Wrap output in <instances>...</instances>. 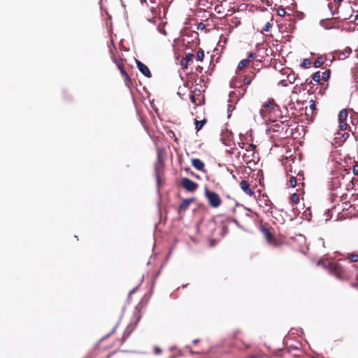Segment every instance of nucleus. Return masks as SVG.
I'll list each match as a JSON object with an SVG mask.
<instances>
[{
	"label": "nucleus",
	"mask_w": 358,
	"mask_h": 358,
	"mask_svg": "<svg viewBox=\"0 0 358 358\" xmlns=\"http://www.w3.org/2000/svg\"><path fill=\"white\" fill-rule=\"evenodd\" d=\"M328 268L331 275L341 280H351L354 273L357 271V267L355 265L345 266L336 262H330Z\"/></svg>",
	"instance_id": "nucleus-1"
},
{
	"label": "nucleus",
	"mask_w": 358,
	"mask_h": 358,
	"mask_svg": "<svg viewBox=\"0 0 358 358\" xmlns=\"http://www.w3.org/2000/svg\"><path fill=\"white\" fill-rule=\"evenodd\" d=\"M343 172H336L334 174V176L331 179V187L333 189L338 188H343L345 190H350L353 187L352 180L354 179L352 177L350 171L345 169Z\"/></svg>",
	"instance_id": "nucleus-2"
},
{
	"label": "nucleus",
	"mask_w": 358,
	"mask_h": 358,
	"mask_svg": "<svg viewBox=\"0 0 358 358\" xmlns=\"http://www.w3.org/2000/svg\"><path fill=\"white\" fill-rule=\"evenodd\" d=\"M241 78H243V85L238 87V90L234 92V94H238L239 97L243 96L246 92V87L248 86L255 78L256 73L252 70L244 71L241 72V75H238Z\"/></svg>",
	"instance_id": "nucleus-3"
},
{
	"label": "nucleus",
	"mask_w": 358,
	"mask_h": 358,
	"mask_svg": "<svg viewBox=\"0 0 358 358\" xmlns=\"http://www.w3.org/2000/svg\"><path fill=\"white\" fill-rule=\"evenodd\" d=\"M204 196L208 206L212 208H219L222 203L220 196L217 192L210 190L208 187L204 189Z\"/></svg>",
	"instance_id": "nucleus-4"
},
{
	"label": "nucleus",
	"mask_w": 358,
	"mask_h": 358,
	"mask_svg": "<svg viewBox=\"0 0 358 358\" xmlns=\"http://www.w3.org/2000/svg\"><path fill=\"white\" fill-rule=\"evenodd\" d=\"M113 60L116 64L117 67L120 70L122 76L124 78L125 85L129 87L131 85V80L124 69L125 59L121 58L120 55H114Z\"/></svg>",
	"instance_id": "nucleus-5"
},
{
	"label": "nucleus",
	"mask_w": 358,
	"mask_h": 358,
	"mask_svg": "<svg viewBox=\"0 0 358 358\" xmlns=\"http://www.w3.org/2000/svg\"><path fill=\"white\" fill-rule=\"evenodd\" d=\"M289 129V125L287 123H285L284 122H280V123L273 122V123L271 125L269 130L274 132L282 134L281 138H285L287 136V132Z\"/></svg>",
	"instance_id": "nucleus-6"
},
{
	"label": "nucleus",
	"mask_w": 358,
	"mask_h": 358,
	"mask_svg": "<svg viewBox=\"0 0 358 358\" xmlns=\"http://www.w3.org/2000/svg\"><path fill=\"white\" fill-rule=\"evenodd\" d=\"M275 108H278V106L275 103L274 100L273 99H268L262 105L260 114L263 117H266V115L271 111H274Z\"/></svg>",
	"instance_id": "nucleus-7"
},
{
	"label": "nucleus",
	"mask_w": 358,
	"mask_h": 358,
	"mask_svg": "<svg viewBox=\"0 0 358 358\" xmlns=\"http://www.w3.org/2000/svg\"><path fill=\"white\" fill-rule=\"evenodd\" d=\"M181 186L187 192H195L198 188V184L188 178H183L181 180Z\"/></svg>",
	"instance_id": "nucleus-8"
},
{
	"label": "nucleus",
	"mask_w": 358,
	"mask_h": 358,
	"mask_svg": "<svg viewBox=\"0 0 358 358\" xmlns=\"http://www.w3.org/2000/svg\"><path fill=\"white\" fill-rule=\"evenodd\" d=\"M257 203H259V207L264 208V211H269L271 208V206L273 205L268 196L264 194L259 196Z\"/></svg>",
	"instance_id": "nucleus-9"
},
{
	"label": "nucleus",
	"mask_w": 358,
	"mask_h": 358,
	"mask_svg": "<svg viewBox=\"0 0 358 358\" xmlns=\"http://www.w3.org/2000/svg\"><path fill=\"white\" fill-rule=\"evenodd\" d=\"M239 187L247 195L250 196L255 195V192L252 189L251 185L248 180H242L239 183Z\"/></svg>",
	"instance_id": "nucleus-10"
},
{
	"label": "nucleus",
	"mask_w": 358,
	"mask_h": 358,
	"mask_svg": "<svg viewBox=\"0 0 358 358\" xmlns=\"http://www.w3.org/2000/svg\"><path fill=\"white\" fill-rule=\"evenodd\" d=\"M136 63L138 70L141 72V73L143 76H145L147 78H151L152 73H151L149 68L145 64H144L143 63H142L141 62H140L138 60H136Z\"/></svg>",
	"instance_id": "nucleus-11"
},
{
	"label": "nucleus",
	"mask_w": 358,
	"mask_h": 358,
	"mask_svg": "<svg viewBox=\"0 0 358 358\" xmlns=\"http://www.w3.org/2000/svg\"><path fill=\"white\" fill-rule=\"evenodd\" d=\"M250 66V63L248 62L245 59H242L240 61V62L238 64L237 70L236 71L237 75H241V72H243L244 71H247V67Z\"/></svg>",
	"instance_id": "nucleus-12"
},
{
	"label": "nucleus",
	"mask_w": 358,
	"mask_h": 358,
	"mask_svg": "<svg viewBox=\"0 0 358 358\" xmlns=\"http://www.w3.org/2000/svg\"><path fill=\"white\" fill-rule=\"evenodd\" d=\"M195 201L194 198H189L183 199L179 206L178 210L180 212L186 210L189 205Z\"/></svg>",
	"instance_id": "nucleus-13"
},
{
	"label": "nucleus",
	"mask_w": 358,
	"mask_h": 358,
	"mask_svg": "<svg viewBox=\"0 0 358 358\" xmlns=\"http://www.w3.org/2000/svg\"><path fill=\"white\" fill-rule=\"evenodd\" d=\"M192 165L198 171H204L205 164L199 159L194 158L191 160Z\"/></svg>",
	"instance_id": "nucleus-14"
},
{
	"label": "nucleus",
	"mask_w": 358,
	"mask_h": 358,
	"mask_svg": "<svg viewBox=\"0 0 358 358\" xmlns=\"http://www.w3.org/2000/svg\"><path fill=\"white\" fill-rule=\"evenodd\" d=\"M194 58V55L193 53H188L186 55L185 57H183L181 61V65L184 69H187L188 64L189 62H192Z\"/></svg>",
	"instance_id": "nucleus-15"
},
{
	"label": "nucleus",
	"mask_w": 358,
	"mask_h": 358,
	"mask_svg": "<svg viewBox=\"0 0 358 358\" xmlns=\"http://www.w3.org/2000/svg\"><path fill=\"white\" fill-rule=\"evenodd\" d=\"M164 163L156 162L155 164V176L158 182H159L160 176L164 173Z\"/></svg>",
	"instance_id": "nucleus-16"
},
{
	"label": "nucleus",
	"mask_w": 358,
	"mask_h": 358,
	"mask_svg": "<svg viewBox=\"0 0 358 358\" xmlns=\"http://www.w3.org/2000/svg\"><path fill=\"white\" fill-rule=\"evenodd\" d=\"M165 150L164 148H158L157 149V162L164 163Z\"/></svg>",
	"instance_id": "nucleus-17"
},
{
	"label": "nucleus",
	"mask_w": 358,
	"mask_h": 358,
	"mask_svg": "<svg viewBox=\"0 0 358 358\" xmlns=\"http://www.w3.org/2000/svg\"><path fill=\"white\" fill-rule=\"evenodd\" d=\"M345 259L349 260L350 263L358 262V252L348 253L345 256Z\"/></svg>",
	"instance_id": "nucleus-18"
},
{
	"label": "nucleus",
	"mask_w": 358,
	"mask_h": 358,
	"mask_svg": "<svg viewBox=\"0 0 358 358\" xmlns=\"http://www.w3.org/2000/svg\"><path fill=\"white\" fill-rule=\"evenodd\" d=\"M273 16L272 15L271 17V20L270 21L267 22L264 27L262 28V30L261 31V33H264V32H268L270 31V29L271 27L273 26Z\"/></svg>",
	"instance_id": "nucleus-19"
},
{
	"label": "nucleus",
	"mask_w": 358,
	"mask_h": 358,
	"mask_svg": "<svg viewBox=\"0 0 358 358\" xmlns=\"http://www.w3.org/2000/svg\"><path fill=\"white\" fill-rule=\"evenodd\" d=\"M256 148V145L252 143L247 144L245 147V150L249 152L248 157H253L255 155V149Z\"/></svg>",
	"instance_id": "nucleus-20"
},
{
	"label": "nucleus",
	"mask_w": 358,
	"mask_h": 358,
	"mask_svg": "<svg viewBox=\"0 0 358 358\" xmlns=\"http://www.w3.org/2000/svg\"><path fill=\"white\" fill-rule=\"evenodd\" d=\"M262 231H263V234H264L266 239L268 242H271L273 240V236L272 233L269 231L268 229L264 228Z\"/></svg>",
	"instance_id": "nucleus-21"
},
{
	"label": "nucleus",
	"mask_w": 358,
	"mask_h": 358,
	"mask_svg": "<svg viewBox=\"0 0 358 358\" xmlns=\"http://www.w3.org/2000/svg\"><path fill=\"white\" fill-rule=\"evenodd\" d=\"M206 122L207 121L206 119H203L202 120H195L194 124H195V129H196V131H200L202 129V127H203V125L206 123Z\"/></svg>",
	"instance_id": "nucleus-22"
},
{
	"label": "nucleus",
	"mask_w": 358,
	"mask_h": 358,
	"mask_svg": "<svg viewBox=\"0 0 358 358\" xmlns=\"http://www.w3.org/2000/svg\"><path fill=\"white\" fill-rule=\"evenodd\" d=\"M348 113L345 109H343L339 112L338 120L339 122H345L347 120Z\"/></svg>",
	"instance_id": "nucleus-23"
},
{
	"label": "nucleus",
	"mask_w": 358,
	"mask_h": 358,
	"mask_svg": "<svg viewBox=\"0 0 358 358\" xmlns=\"http://www.w3.org/2000/svg\"><path fill=\"white\" fill-rule=\"evenodd\" d=\"M143 308V305L140 303H138L134 312V315L136 316V322H138L141 318V310Z\"/></svg>",
	"instance_id": "nucleus-24"
},
{
	"label": "nucleus",
	"mask_w": 358,
	"mask_h": 358,
	"mask_svg": "<svg viewBox=\"0 0 358 358\" xmlns=\"http://www.w3.org/2000/svg\"><path fill=\"white\" fill-rule=\"evenodd\" d=\"M312 63L310 59H304L301 64V66L303 69H308L310 67Z\"/></svg>",
	"instance_id": "nucleus-25"
},
{
	"label": "nucleus",
	"mask_w": 358,
	"mask_h": 358,
	"mask_svg": "<svg viewBox=\"0 0 358 358\" xmlns=\"http://www.w3.org/2000/svg\"><path fill=\"white\" fill-rule=\"evenodd\" d=\"M324 58L322 57H320L315 59L313 64L315 68H319L324 64Z\"/></svg>",
	"instance_id": "nucleus-26"
},
{
	"label": "nucleus",
	"mask_w": 358,
	"mask_h": 358,
	"mask_svg": "<svg viewBox=\"0 0 358 358\" xmlns=\"http://www.w3.org/2000/svg\"><path fill=\"white\" fill-rule=\"evenodd\" d=\"M312 78H313V81H315V82H316V83H320V81L321 80H322V76H321V74H320V71H317V72H315V73H313V74L312 75Z\"/></svg>",
	"instance_id": "nucleus-27"
},
{
	"label": "nucleus",
	"mask_w": 358,
	"mask_h": 358,
	"mask_svg": "<svg viewBox=\"0 0 358 358\" xmlns=\"http://www.w3.org/2000/svg\"><path fill=\"white\" fill-rule=\"evenodd\" d=\"M191 101L196 106L201 105V100L199 98H196L195 95L191 94L189 96Z\"/></svg>",
	"instance_id": "nucleus-28"
},
{
	"label": "nucleus",
	"mask_w": 358,
	"mask_h": 358,
	"mask_svg": "<svg viewBox=\"0 0 358 358\" xmlns=\"http://www.w3.org/2000/svg\"><path fill=\"white\" fill-rule=\"evenodd\" d=\"M290 201L292 203L296 204L299 201V195L296 193H294L290 196Z\"/></svg>",
	"instance_id": "nucleus-29"
},
{
	"label": "nucleus",
	"mask_w": 358,
	"mask_h": 358,
	"mask_svg": "<svg viewBox=\"0 0 358 358\" xmlns=\"http://www.w3.org/2000/svg\"><path fill=\"white\" fill-rule=\"evenodd\" d=\"M301 178H299V180H300ZM298 179L294 176H291L289 180V186L292 187H294L296 185Z\"/></svg>",
	"instance_id": "nucleus-30"
},
{
	"label": "nucleus",
	"mask_w": 358,
	"mask_h": 358,
	"mask_svg": "<svg viewBox=\"0 0 358 358\" xmlns=\"http://www.w3.org/2000/svg\"><path fill=\"white\" fill-rule=\"evenodd\" d=\"M204 58V52L202 49H199L196 52V59L202 62Z\"/></svg>",
	"instance_id": "nucleus-31"
},
{
	"label": "nucleus",
	"mask_w": 358,
	"mask_h": 358,
	"mask_svg": "<svg viewBox=\"0 0 358 358\" xmlns=\"http://www.w3.org/2000/svg\"><path fill=\"white\" fill-rule=\"evenodd\" d=\"M331 71L329 69L326 70L322 73V79L324 81H327L330 77Z\"/></svg>",
	"instance_id": "nucleus-32"
},
{
	"label": "nucleus",
	"mask_w": 358,
	"mask_h": 358,
	"mask_svg": "<svg viewBox=\"0 0 358 358\" xmlns=\"http://www.w3.org/2000/svg\"><path fill=\"white\" fill-rule=\"evenodd\" d=\"M256 53L250 52L248 54L247 58L245 59L248 62L251 63L256 58Z\"/></svg>",
	"instance_id": "nucleus-33"
},
{
	"label": "nucleus",
	"mask_w": 358,
	"mask_h": 358,
	"mask_svg": "<svg viewBox=\"0 0 358 358\" xmlns=\"http://www.w3.org/2000/svg\"><path fill=\"white\" fill-rule=\"evenodd\" d=\"M348 127V125L346 121L339 122V128L341 130L345 131L347 129Z\"/></svg>",
	"instance_id": "nucleus-34"
},
{
	"label": "nucleus",
	"mask_w": 358,
	"mask_h": 358,
	"mask_svg": "<svg viewBox=\"0 0 358 358\" xmlns=\"http://www.w3.org/2000/svg\"><path fill=\"white\" fill-rule=\"evenodd\" d=\"M310 109L311 110V113H313L315 110H316V103L315 101L311 100L310 104Z\"/></svg>",
	"instance_id": "nucleus-35"
},
{
	"label": "nucleus",
	"mask_w": 358,
	"mask_h": 358,
	"mask_svg": "<svg viewBox=\"0 0 358 358\" xmlns=\"http://www.w3.org/2000/svg\"><path fill=\"white\" fill-rule=\"evenodd\" d=\"M287 82L289 84H292L295 80L294 75H288L287 76Z\"/></svg>",
	"instance_id": "nucleus-36"
},
{
	"label": "nucleus",
	"mask_w": 358,
	"mask_h": 358,
	"mask_svg": "<svg viewBox=\"0 0 358 358\" xmlns=\"http://www.w3.org/2000/svg\"><path fill=\"white\" fill-rule=\"evenodd\" d=\"M352 286L358 287V273L355 275V281L351 282Z\"/></svg>",
	"instance_id": "nucleus-37"
},
{
	"label": "nucleus",
	"mask_w": 358,
	"mask_h": 358,
	"mask_svg": "<svg viewBox=\"0 0 358 358\" xmlns=\"http://www.w3.org/2000/svg\"><path fill=\"white\" fill-rule=\"evenodd\" d=\"M285 13H286V12L285 10V9H283V8L279 9L278 10V15L281 17L284 16L285 15Z\"/></svg>",
	"instance_id": "nucleus-38"
},
{
	"label": "nucleus",
	"mask_w": 358,
	"mask_h": 358,
	"mask_svg": "<svg viewBox=\"0 0 358 358\" xmlns=\"http://www.w3.org/2000/svg\"><path fill=\"white\" fill-rule=\"evenodd\" d=\"M279 84L284 86V87H286L288 85V82L287 80H281L280 82H279Z\"/></svg>",
	"instance_id": "nucleus-39"
},
{
	"label": "nucleus",
	"mask_w": 358,
	"mask_h": 358,
	"mask_svg": "<svg viewBox=\"0 0 358 358\" xmlns=\"http://www.w3.org/2000/svg\"><path fill=\"white\" fill-rule=\"evenodd\" d=\"M352 171H353L355 175H357L358 174V165L354 166Z\"/></svg>",
	"instance_id": "nucleus-40"
},
{
	"label": "nucleus",
	"mask_w": 358,
	"mask_h": 358,
	"mask_svg": "<svg viewBox=\"0 0 358 358\" xmlns=\"http://www.w3.org/2000/svg\"><path fill=\"white\" fill-rule=\"evenodd\" d=\"M161 352H162V350L159 348H158V347L155 348V355H159Z\"/></svg>",
	"instance_id": "nucleus-41"
},
{
	"label": "nucleus",
	"mask_w": 358,
	"mask_h": 358,
	"mask_svg": "<svg viewBox=\"0 0 358 358\" xmlns=\"http://www.w3.org/2000/svg\"><path fill=\"white\" fill-rule=\"evenodd\" d=\"M313 78H307V79L306 80V83H305V84H307V85H311V84L313 83Z\"/></svg>",
	"instance_id": "nucleus-42"
},
{
	"label": "nucleus",
	"mask_w": 358,
	"mask_h": 358,
	"mask_svg": "<svg viewBox=\"0 0 358 358\" xmlns=\"http://www.w3.org/2000/svg\"><path fill=\"white\" fill-rule=\"evenodd\" d=\"M205 27V24L202 22H200L199 24H198V29H203Z\"/></svg>",
	"instance_id": "nucleus-43"
},
{
	"label": "nucleus",
	"mask_w": 358,
	"mask_h": 358,
	"mask_svg": "<svg viewBox=\"0 0 358 358\" xmlns=\"http://www.w3.org/2000/svg\"><path fill=\"white\" fill-rule=\"evenodd\" d=\"M328 6H329V9H330L331 10H332V3H329L328 4ZM331 12H332V14H333V15H334V14H335V13H336V11H331Z\"/></svg>",
	"instance_id": "nucleus-44"
},
{
	"label": "nucleus",
	"mask_w": 358,
	"mask_h": 358,
	"mask_svg": "<svg viewBox=\"0 0 358 358\" xmlns=\"http://www.w3.org/2000/svg\"><path fill=\"white\" fill-rule=\"evenodd\" d=\"M249 358H263V357L259 355H252V356H250Z\"/></svg>",
	"instance_id": "nucleus-45"
},
{
	"label": "nucleus",
	"mask_w": 358,
	"mask_h": 358,
	"mask_svg": "<svg viewBox=\"0 0 358 358\" xmlns=\"http://www.w3.org/2000/svg\"><path fill=\"white\" fill-rule=\"evenodd\" d=\"M202 69H203V68H202L201 66H198V67L196 68V71H199V72H201Z\"/></svg>",
	"instance_id": "nucleus-46"
},
{
	"label": "nucleus",
	"mask_w": 358,
	"mask_h": 358,
	"mask_svg": "<svg viewBox=\"0 0 358 358\" xmlns=\"http://www.w3.org/2000/svg\"><path fill=\"white\" fill-rule=\"evenodd\" d=\"M358 20V13L356 14L354 17V21Z\"/></svg>",
	"instance_id": "nucleus-47"
},
{
	"label": "nucleus",
	"mask_w": 358,
	"mask_h": 358,
	"mask_svg": "<svg viewBox=\"0 0 358 358\" xmlns=\"http://www.w3.org/2000/svg\"><path fill=\"white\" fill-rule=\"evenodd\" d=\"M343 0H334L335 3H340L341 2H342Z\"/></svg>",
	"instance_id": "nucleus-48"
},
{
	"label": "nucleus",
	"mask_w": 358,
	"mask_h": 358,
	"mask_svg": "<svg viewBox=\"0 0 358 358\" xmlns=\"http://www.w3.org/2000/svg\"><path fill=\"white\" fill-rule=\"evenodd\" d=\"M192 342H193L194 344H196V343H198L199 340L198 339H195Z\"/></svg>",
	"instance_id": "nucleus-49"
},
{
	"label": "nucleus",
	"mask_w": 358,
	"mask_h": 358,
	"mask_svg": "<svg viewBox=\"0 0 358 358\" xmlns=\"http://www.w3.org/2000/svg\"><path fill=\"white\" fill-rule=\"evenodd\" d=\"M220 6H221V5H217V6H215V10H217L218 8H220Z\"/></svg>",
	"instance_id": "nucleus-50"
},
{
	"label": "nucleus",
	"mask_w": 358,
	"mask_h": 358,
	"mask_svg": "<svg viewBox=\"0 0 358 358\" xmlns=\"http://www.w3.org/2000/svg\"><path fill=\"white\" fill-rule=\"evenodd\" d=\"M189 170H190V169H189V168H186V169H185V171H186L187 172H188Z\"/></svg>",
	"instance_id": "nucleus-51"
},
{
	"label": "nucleus",
	"mask_w": 358,
	"mask_h": 358,
	"mask_svg": "<svg viewBox=\"0 0 358 358\" xmlns=\"http://www.w3.org/2000/svg\"><path fill=\"white\" fill-rule=\"evenodd\" d=\"M357 29H358V27H357Z\"/></svg>",
	"instance_id": "nucleus-52"
}]
</instances>
